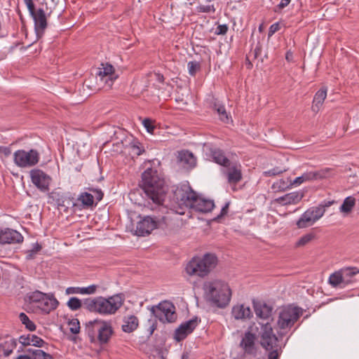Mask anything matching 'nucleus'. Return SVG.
<instances>
[{
  "label": "nucleus",
  "mask_w": 359,
  "mask_h": 359,
  "mask_svg": "<svg viewBox=\"0 0 359 359\" xmlns=\"http://www.w3.org/2000/svg\"><path fill=\"white\" fill-rule=\"evenodd\" d=\"M124 298L121 294L108 297L102 296L84 299V309L102 316L113 315L122 306Z\"/></svg>",
  "instance_id": "obj_1"
},
{
  "label": "nucleus",
  "mask_w": 359,
  "mask_h": 359,
  "mask_svg": "<svg viewBox=\"0 0 359 359\" xmlns=\"http://www.w3.org/2000/svg\"><path fill=\"white\" fill-rule=\"evenodd\" d=\"M141 186L154 203L160 205L163 202L165 194L164 180L157 170L150 168L144 170L142 174Z\"/></svg>",
  "instance_id": "obj_2"
},
{
  "label": "nucleus",
  "mask_w": 359,
  "mask_h": 359,
  "mask_svg": "<svg viewBox=\"0 0 359 359\" xmlns=\"http://www.w3.org/2000/svg\"><path fill=\"white\" fill-rule=\"evenodd\" d=\"M205 297L210 304L225 308L230 302L231 290L229 285L222 280L208 282L204 285Z\"/></svg>",
  "instance_id": "obj_3"
},
{
  "label": "nucleus",
  "mask_w": 359,
  "mask_h": 359,
  "mask_svg": "<svg viewBox=\"0 0 359 359\" xmlns=\"http://www.w3.org/2000/svg\"><path fill=\"white\" fill-rule=\"evenodd\" d=\"M302 314L303 309L297 306L290 305L280 309L275 327L278 335L287 334Z\"/></svg>",
  "instance_id": "obj_4"
},
{
  "label": "nucleus",
  "mask_w": 359,
  "mask_h": 359,
  "mask_svg": "<svg viewBox=\"0 0 359 359\" xmlns=\"http://www.w3.org/2000/svg\"><path fill=\"white\" fill-rule=\"evenodd\" d=\"M217 264L216 255L206 253L202 257H193L187 264L185 271L189 276L203 278L216 266Z\"/></svg>",
  "instance_id": "obj_5"
},
{
  "label": "nucleus",
  "mask_w": 359,
  "mask_h": 359,
  "mask_svg": "<svg viewBox=\"0 0 359 359\" xmlns=\"http://www.w3.org/2000/svg\"><path fill=\"white\" fill-rule=\"evenodd\" d=\"M86 330L91 342L96 339L100 344L108 343L111 335L113 329L110 321L95 319L86 323Z\"/></svg>",
  "instance_id": "obj_6"
},
{
  "label": "nucleus",
  "mask_w": 359,
  "mask_h": 359,
  "mask_svg": "<svg viewBox=\"0 0 359 359\" xmlns=\"http://www.w3.org/2000/svg\"><path fill=\"white\" fill-rule=\"evenodd\" d=\"M30 304H34L41 313L48 314L55 310L59 302L53 293H44L39 290L30 292L27 294Z\"/></svg>",
  "instance_id": "obj_7"
},
{
  "label": "nucleus",
  "mask_w": 359,
  "mask_h": 359,
  "mask_svg": "<svg viewBox=\"0 0 359 359\" xmlns=\"http://www.w3.org/2000/svg\"><path fill=\"white\" fill-rule=\"evenodd\" d=\"M278 337L273 333L272 326L270 323H266L261 327V345L267 351H271L268 359H278L277 348Z\"/></svg>",
  "instance_id": "obj_8"
},
{
  "label": "nucleus",
  "mask_w": 359,
  "mask_h": 359,
  "mask_svg": "<svg viewBox=\"0 0 359 359\" xmlns=\"http://www.w3.org/2000/svg\"><path fill=\"white\" fill-rule=\"evenodd\" d=\"M151 313L163 323L174 322L177 318L175 307L169 301H163L150 309Z\"/></svg>",
  "instance_id": "obj_9"
},
{
  "label": "nucleus",
  "mask_w": 359,
  "mask_h": 359,
  "mask_svg": "<svg viewBox=\"0 0 359 359\" xmlns=\"http://www.w3.org/2000/svg\"><path fill=\"white\" fill-rule=\"evenodd\" d=\"M167 219V216H146L137 222L136 233L141 236L148 235L161 223H165Z\"/></svg>",
  "instance_id": "obj_10"
},
{
  "label": "nucleus",
  "mask_w": 359,
  "mask_h": 359,
  "mask_svg": "<svg viewBox=\"0 0 359 359\" xmlns=\"http://www.w3.org/2000/svg\"><path fill=\"white\" fill-rule=\"evenodd\" d=\"M197 196V194L188 185H182L175 191V198L180 209L184 207L191 209Z\"/></svg>",
  "instance_id": "obj_11"
},
{
  "label": "nucleus",
  "mask_w": 359,
  "mask_h": 359,
  "mask_svg": "<svg viewBox=\"0 0 359 359\" xmlns=\"http://www.w3.org/2000/svg\"><path fill=\"white\" fill-rule=\"evenodd\" d=\"M325 212V210L323 207H312L301 215L296 224L299 229H304L310 226L321 218Z\"/></svg>",
  "instance_id": "obj_12"
},
{
  "label": "nucleus",
  "mask_w": 359,
  "mask_h": 359,
  "mask_svg": "<svg viewBox=\"0 0 359 359\" xmlns=\"http://www.w3.org/2000/svg\"><path fill=\"white\" fill-rule=\"evenodd\" d=\"M15 163L22 168L30 167L36 165L39 160V154L36 150L30 149L28 151L20 149L14 154Z\"/></svg>",
  "instance_id": "obj_13"
},
{
  "label": "nucleus",
  "mask_w": 359,
  "mask_h": 359,
  "mask_svg": "<svg viewBox=\"0 0 359 359\" xmlns=\"http://www.w3.org/2000/svg\"><path fill=\"white\" fill-rule=\"evenodd\" d=\"M228 183L236 191V185L243 179L242 166L239 163L230 162L222 170Z\"/></svg>",
  "instance_id": "obj_14"
},
{
  "label": "nucleus",
  "mask_w": 359,
  "mask_h": 359,
  "mask_svg": "<svg viewBox=\"0 0 359 359\" xmlns=\"http://www.w3.org/2000/svg\"><path fill=\"white\" fill-rule=\"evenodd\" d=\"M331 172L328 168L311 170L304 172L301 176L296 177L292 182L293 186H298L306 182L322 180L327 177Z\"/></svg>",
  "instance_id": "obj_15"
},
{
  "label": "nucleus",
  "mask_w": 359,
  "mask_h": 359,
  "mask_svg": "<svg viewBox=\"0 0 359 359\" xmlns=\"http://www.w3.org/2000/svg\"><path fill=\"white\" fill-rule=\"evenodd\" d=\"M102 67L100 68L97 74V81H100L104 84V87L110 88L114 84V81L118 78V75L114 72V68L111 65H102Z\"/></svg>",
  "instance_id": "obj_16"
},
{
  "label": "nucleus",
  "mask_w": 359,
  "mask_h": 359,
  "mask_svg": "<svg viewBox=\"0 0 359 359\" xmlns=\"http://www.w3.org/2000/svg\"><path fill=\"white\" fill-rule=\"evenodd\" d=\"M30 177L32 183L41 191L46 192L49 190V185L51 177L39 169L31 170Z\"/></svg>",
  "instance_id": "obj_17"
},
{
  "label": "nucleus",
  "mask_w": 359,
  "mask_h": 359,
  "mask_svg": "<svg viewBox=\"0 0 359 359\" xmlns=\"http://www.w3.org/2000/svg\"><path fill=\"white\" fill-rule=\"evenodd\" d=\"M198 325V320L191 319L182 323L175 332V339L180 341L184 339L189 334H191Z\"/></svg>",
  "instance_id": "obj_18"
},
{
  "label": "nucleus",
  "mask_w": 359,
  "mask_h": 359,
  "mask_svg": "<svg viewBox=\"0 0 359 359\" xmlns=\"http://www.w3.org/2000/svg\"><path fill=\"white\" fill-rule=\"evenodd\" d=\"M255 334L250 332H246L243 337L240 346L245 354L255 355L257 348L255 346Z\"/></svg>",
  "instance_id": "obj_19"
},
{
  "label": "nucleus",
  "mask_w": 359,
  "mask_h": 359,
  "mask_svg": "<svg viewBox=\"0 0 359 359\" xmlns=\"http://www.w3.org/2000/svg\"><path fill=\"white\" fill-rule=\"evenodd\" d=\"M23 241V236L17 231L5 229H0V243H20Z\"/></svg>",
  "instance_id": "obj_20"
},
{
  "label": "nucleus",
  "mask_w": 359,
  "mask_h": 359,
  "mask_svg": "<svg viewBox=\"0 0 359 359\" xmlns=\"http://www.w3.org/2000/svg\"><path fill=\"white\" fill-rule=\"evenodd\" d=\"M304 194L300 191H292L275 199V201L281 205L297 204L302 198Z\"/></svg>",
  "instance_id": "obj_21"
},
{
  "label": "nucleus",
  "mask_w": 359,
  "mask_h": 359,
  "mask_svg": "<svg viewBox=\"0 0 359 359\" xmlns=\"http://www.w3.org/2000/svg\"><path fill=\"white\" fill-rule=\"evenodd\" d=\"M31 15L34 21V26L37 33H43L47 27V20L43 9L40 8L35 11L33 14H31Z\"/></svg>",
  "instance_id": "obj_22"
},
{
  "label": "nucleus",
  "mask_w": 359,
  "mask_h": 359,
  "mask_svg": "<svg viewBox=\"0 0 359 359\" xmlns=\"http://www.w3.org/2000/svg\"><path fill=\"white\" fill-rule=\"evenodd\" d=\"M215 207L213 201L205 199L197 196L196 199L191 208L195 211L200 212H209L212 210Z\"/></svg>",
  "instance_id": "obj_23"
},
{
  "label": "nucleus",
  "mask_w": 359,
  "mask_h": 359,
  "mask_svg": "<svg viewBox=\"0 0 359 359\" xmlns=\"http://www.w3.org/2000/svg\"><path fill=\"white\" fill-rule=\"evenodd\" d=\"M254 309L257 318L268 320L271 317L273 307L265 303H254Z\"/></svg>",
  "instance_id": "obj_24"
},
{
  "label": "nucleus",
  "mask_w": 359,
  "mask_h": 359,
  "mask_svg": "<svg viewBox=\"0 0 359 359\" xmlns=\"http://www.w3.org/2000/svg\"><path fill=\"white\" fill-rule=\"evenodd\" d=\"M344 280V286H346L355 281L354 276L359 274V269L355 266L345 267L340 269Z\"/></svg>",
  "instance_id": "obj_25"
},
{
  "label": "nucleus",
  "mask_w": 359,
  "mask_h": 359,
  "mask_svg": "<svg viewBox=\"0 0 359 359\" xmlns=\"http://www.w3.org/2000/svg\"><path fill=\"white\" fill-rule=\"evenodd\" d=\"M231 314L235 319L243 320L249 318L252 313L249 306H246L244 304H238L233 306Z\"/></svg>",
  "instance_id": "obj_26"
},
{
  "label": "nucleus",
  "mask_w": 359,
  "mask_h": 359,
  "mask_svg": "<svg viewBox=\"0 0 359 359\" xmlns=\"http://www.w3.org/2000/svg\"><path fill=\"white\" fill-rule=\"evenodd\" d=\"M19 342L23 346H34L42 347L45 341L40 337L34 334L22 335L19 338Z\"/></svg>",
  "instance_id": "obj_27"
},
{
  "label": "nucleus",
  "mask_w": 359,
  "mask_h": 359,
  "mask_svg": "<svg viewBox=\"0 0 359 359\" xmlns=\"http://www.w3.org/2000/svg\"><path fill=\"white\" fill-rule=\"evenodd\" d=\"M327 89L326 87H322L319 90L316 92L314 95L313 104H312V110L317 113L320 111L324 100L327 97Z\"/></svg>",
  "instance_id": "obj_28"
},
{
  "label": "nucleus",
  "mask_w": 359,
  "mask_h": 359,
  "mask_svg": "<svg viewBox=\"0 0 359 359\" xmlns=\"http://www.w3.org/2000/svg\"><path fill=\"white\" fill-rule=\"evenodd\" d=\"M178 158L183 166L187 168H194L196 164V158L189 151H182L179 153Z\"/></svg>",
  "instance_id": "obj_29"
},
{
  "label": "nucleus",
  "mask_w": 359,
  "mask_h": 359,
  "mask_svg": "<svg viewBox=\"0 0 359 359\" xmlns=\"http://www.w3.org/2000/svg\"><path fill=\"white\" fill-rule=\"evenodd\" d=\"M138 319L135 316L130 315L126 316L123 319V324L122 325V330L125 332H132L137 329L138 326Z\"/></svg>",
  "instance_id": "obj_30"
},
{
  "label": "nucleus",
  "mask_w": 359,
  "mask_h": 359,
  "mask_svg": "<svg viewBox=\"0 0 359 359\" xmlns=\"http://www.w3.org/2000/svg\"><path fill=\"white\" fill-rule=\"evenodd\" d=\"M211 156L216 163L222 165L224 168L228 163L231 161L230 160L225 156L224 151L219 149H215L211 151Z\"/></svg>",
  "instance_id": "obj_31"
},
{
  "label": "nucleus",
  "mask_w": 359,
  "mask_h": 359,
  "mask_svg": "<svg viewBox=\"0 0 359 359\" xmlns=\"http://www.w3.org/2000/svg\"><path fill=\"white\" fill-rule=\"evenodd\" d=\"M356 203L355 198L352 196H349L345 198L344 200L341 205L339 207V211L344 215H347L349 213H351L355 207Z\"/></svg>",
  "instance_id": "obj_32"
},
{
  "label": "nucleus",
  "mask_w": 359,
  "mask_h": 359,
  "mask_svg": "<svg viewBox=\"0 0 359 359\" xmlns=\"http://www.w3.org/2000/svg\"><path fill=\"white\" fill-rule=\"evenodd\" d=\"M18 345V341L15 339H10L5 341L1 344V347L3 349V354L5 357H8L16 348Z\"/></svg>",
  "instance_id": "obj_33"
},
{
  "label": "nucleus",
  "mask_w": 359,
  "mask_h": 359,
  "mask_svg": "<svg viewBox=\"0 0 359 359\" xmlns=\"http://www.w3.org/2000/svg\"><path fill=\"white\" fill-rule=\"evenodd\" d=\"M328 283L332 285L333 287H344V280L342 279V276L340 272V270L338 271H335L334 273H332L328 279Z\"/></svg>",
  "instance_id": "obj_34"
},
{
  "label": "nucleus",
  "mask_w": 359,
  "mask_h": 359,
  "mask_svg": "<svg viewBox=\"0 0 359 359\" xmlns=\"http://www.w3.org/2000/svg\"><path fill=\"white\" fill-rule=\"evenodd\" d=\"M292 187H293L292 181L288 182L283 179H280L273 182L271 188L275 191H284Z\"/></svg>",
  "instance_id": "obj_35"
},
{
  "label": "nucleus",
  "mask_w": 359,
  "mask_h": 359,
  "mask_svg": "<svg viewBox=\"0 0 359 359\" xmlns=\"http://www.w3.org/2000/svg\"><path fill=\"white\" fill-rule=\"evenodd\" d=\"M77 201L80 202L83 207H89L93 204V196L88 192L81 193L77 198Z\"/></svg>",
  "instance_id": "obj_36"
},
{
  "label": "nucleus",
  "mask_w": 359,
  "mask_h": 359,
  "mask_svg": "<svg viewBox=\"0 0 359 359\" xmlns=\"http://www.w3.org/2000/svg\"><path fill=\"white\" fill-rule=\"evenodd\" d=\"M67 305L72 311H77L82 307L84 309V299L81 301L78 297H71Z\"/></svg>",
  "instance_id": "obj_37"
},
{
  "label": "nucleus",
  "mask_w": 359,
  "mask_h": 359,
  "mask_svg": "<svg viewBox=\"0 0 359 359\" xmlns=\"http://www.w3.org/2000/svg\"><path fill=\"white\" fill-rule=\"evenodd\" d=\"M214 109L217 111L219 116V118L221 121L228 123L229 121V116L226 113V109L224 105L219 103H215Z\"/></svg>",
  "instance_id": "obj_38"
},
{
  "label": "nucleus",
  "mask_w": 359,
  "mask_h": 359,
  "mask_svg": "<svg viewBox=\"0 0 359 359\" xmlns=\"http://www.w3.org/2000/svg\"><path fill=\"white\" fill-rule=\"evenodd\" d=\"M19 318L25 327L29 331H34L36 329L35 324L29 318L25 313H20Z\"/></svg>",
  "instance_id": "obj_39"
},
{
  "label": "nucleus",
  "mask_w": 359,
  "mask_h": 359,
  "mask_svg": "<svg viewBox=\"0 0 359 359\" xmlns=\"http://www.w3.org/2000/svg\"><path fill=\"white\" fill-rule=\"evenodd\" d=\"M314 238V234L307 233L302 236L296 243V247L304 246L311 242Z\"/></svg>",
  "instance_id": "obj_40"
},
{
  "label": "nucleus",
  "mask_w": 359,
  "mask_h": 359,
  "mask_svg": "<svg viewBox=\"0 0 359 359\" xmlns=\"http://www.w3.org/2000/svg\"><path fill=\"white\" fill-rule=\"evenodd\" d=\"M32 353L34 359H54L51 355L40 349L33 351Z\"/></svg>",
  "instance_id": "obj_41"
},
{
  "label": "nucleus",
  "mask_w": 359,
  "mask_h": 359,
  "mask_svg": "<svg viewBox=\"0 0 359 359\" xmlns=\"http://www.w3.org/2000/svg\"><path fill=\"white\" fill-rule=\"evenodd\" d=\"M98 285L93 284L88 287H80L81 294H93L97 292Z\"/></svg>",
  "instance_id": "obj_42"
},
{
  "label": "nucleus",
  "mask_w": 359,
  "mask_h": 359,
  "mask_svg": "<svg viewBox=\"0 0 359 359\" xmlns=\"http://www.w3.org/2000/svg\"><path fill=\"white\" fill-rule=\"evenodd\" d=\"M69 330L73 334H78L80 332V323L78 319L74 318L69 322Z\"/></svg>",
  "instance_id": "obj_43"
},
{
  "label": "nucleus",
  "mask_w": 359,
  "mask_h": 359,
  "mask_svg": "<svg viewBox=\"0 0 359 359\" xmlns=\"http://www.w3.org/2000/svg\"><path fill=\"white\" fill-rule=\"evenodd\" d=\"M196 11L198 13H215V8L213 5H199L196 7Z\"/></svg>",
  "instance_id": "obj_44"
},
{
  "label": "nucleus",
  "mask_w": 359,
  "mask_h": 359,
  "mask_svg": "<svg viewBox=\"0 0 359 359\" xmlns=\"http://www.w3.org/2000/svg\"><path fill=\"white\" fill-rule=\"evenodd\" d=\"M199 68V65L196 62L191 61L188 63L189 73L191 76H194L196 73L197 69Z\"/></svg>",
  "instance_id": "obj_45"
},
{
  "label": "nucleus",
  "mask_w": 359,
  "mask_h": 359,
  "mask_svg": "<svg viewBox=\"0 0 359 359\" xmlns=\"http://www.w3.org/2000/svg\"><path fill=\"white\" fill-rule=\"evenodd\" d=\"M142 124L148 133H152L154 132L155 127L153 125L152 121L151 119H144L142 121Z\"/></svg>",
  "instance_id": "obj_46"
},
{
  "label": "nucleus",
  "mask_w": 359,
  "mask_h": 359,
  "mask_svg": "<svg viewBox=\"0 0 359 359\" xmlns=\"http://www.w3.org/2000/svg\"><path fill=\"white\" fill-rule=\"evenodd\" d=\"M282 172H283V170L276 168H273V169L269 170L267 171H265L264 172V175L267 177H271V176H275V175H279Z\"/></svg>",
  "instance_id": "obj_47"
},
{
  "label": "nucleus",
  "mask_w": 359,
  "mask_h": 359,
  "mask_svg": "<svg viewBox=\"0 0 359 359\" xmlns=\"http://www.w3.org/2000/svg\"><path fill=\"white\" fill-rule=\"evenodd\" d=\"M227 31L228 26L226 25H219L217 26L215 33L218 35H224L227 32Z\"/></svg>",
  "instance_id": "obj_48"
},
{
  "label": "nucleus",
  "mask_w": 359,
  "mask_h": 359,
  "mask_svg": "<svg viewBox=\"0 0 359 359\" xmlns=\"http://www.w3.org/2000/svg\"><path fill=\"white\" fill-rule=\"evenodd\" d=\"M279 29H280L279 23L278 22L273 23L269 27V36H271L276 32H278Z\"/></svg>",
  "instance_id": "obj_49"
},
{
  "label": "nucleus",
  "mask_w": 359,
  "mask_h": 359,
  "mask_svg": "<svg viewBox=\"0 0 359 359\" xmlns=\"http://www.w3.org/2000/svg\"><path fill=\"white\" fill-rule=\"evenodd\" d=\"M24 2L25 4V5L27 6L30 15L33 14V13L36 11L33 1L32 0H24Z\"/></svg>",
  "instance_id": "obj_50"
},
{
  "label": "nucleus",
  "mask_w": 359,
  "mask_h": 359,
  "mask_svg": "<svg viewBox=\"0 0 359 359\" xmlns=\"http://www.w3.org/2000/svg\"><path fill=\"white\" fill-rule=\"evenodd\" d=\"M66 294H80V287H69L66 289Z\"/></svg>",
  "instance_id": "obj_51"
},
{
  "label": "nucleus",
  "mask_w": 359,
  "mask_h": 359,
  "mask_svg": "<svg viewBox=\"0 0 359 359\" xmlns=\"http://www.w3.org/2000/svg\"><path fill=\"white\" fill-rule=\"evenodd\" d=\"M0 153L7 157L11 154V149L8 147L0 146Z\"/></svg>",
  "instance_id": "obj_52"
},
{
  "label": "nucleus",
  "mask_w": 359,
  "mask_h": 359,
  "mask_svg": "<svg viewBox=\"0 0 359 359\" xmlns=\"http://www.w3.org/2000/svg\"><path fill=\"white\" fill-rule=\"evenodd\" d=\"M155 79L159 83H163L164 76L162 74L157 72L154 74Z\"/></svg>",
  "instance_id": "obj_53"
},
{
  "label": "nucleus",
  "mask_w": 359,
  "mask_h": 359,
  "mask_svg": "<svg viewBox=\"0 0 359 359\" xmlns=\"http://www.w3.org/2000/svg\"><path fill=\"white\" fill-rule=\"evenodd\" d=\"M291 0H281L280 4L278 5V7L280 9L286 7L290 3Z\"/></svg>",
  "instance_id": "obj_54"
},
{
  "label": "nucleus",
  "mask_w": 359,
  "mask_h": 359,
  "mask_svg": "<svg viewBox=\"0 0 359 359\" xmlns=\"http://www.w3.org/2000/svg\"><path fill=\"white\" fill-rule=\"evenodd\" d=\"M285 59L288 62H292L293 61V53L291 50L287 51L285 54Z\"/></svg>",
  "instance_id": "obj_55"
},
{
  "label": "nucleus",
  "mask_w": 359,
  "mask_h": 359,
  "mask_svg": "<svg viewBox=\"0 0 359 359\" xmlns=\"http://www.w3.org/2000/svg\"><path fill=\"white\" fill-rule=\"evenodd\" d=\"M229 203H226L224 206L221 210V213L219 216H223L227 213L228 208H229Z\"/></svg>",
  "instance_id": "obj_56"
},
{
  "label": "nucleus",
  "mask_w": 359,
  "mask_h": 359,
  "mask_svg": "<svg viewBox=\"0 0 359 359\" xmlns=\"http://www.w3.org/2000/svg\"><path fill=\"white\" fill-rule=\"evenodd\" d=\"M133 150L137 155H140L144 151L139 146L135 145L133 146Z\"/></svg>",
  "instance_id": "obj_57"
},
{
  "label": "nucleus",
  "mask_w": 359,
  "mask_h": 359,
  "mask_svg": "<svg viewBox=\"0 0 359 359\" xmlns=\"http://www.w3.org/2000/svg\"><path fill=\"white\" fill-rule=\"evenodd\" d=\"M15 359H31V358L27 355H20L18 356Z\"/></svg>",
  "instance_id": "obj_58"
},
{
  "label": "nucleus",
  "mask_w": 359,
  "mask_h": 359,
  "mask_svg": "<svg viewBox=\"0 0 359 359\" xmlns=\"http://www.w3.org/2000/svg\"><path fill=\"white\" fill-rule=\"evenodd\" d=\"M98 195L97 196V199L100 201L102 198L103 194L101 191H98Z\"/></svg>",
  "instance_id": "obj_59"
},
{
  "label": "nucleus",
  "mask_w": 359,
  "mask_h": 359,
  "mask_svg": "<svg viewBox=\"0 0 359 359\" xmlns=\"http://www.w3.org/2000/svg\"><path fill=\"white\" fill-rule=\"evenodd\" d=\"M157 359H165L163 355L161 353H158L157 355Z\"/></svg>",
  "instance_id": "obj_60"
},
{
  "label": "nucleus",
  "mask_w": 359,
  "mask_h": 359,
  "mask_svg": "<svg viewBox=\"0 0 359 359\" xmlns=\"http://www.w3.org/2000/svg\"><path fill=\"white\" fill-rule=\"evenodd\" d=\"M159 208L161 212H163L165 209V208L161 206H160Z\"/></svg>",
  "instance_id": "obj_61"
},
{
  "label": "nucleus",
  "mask_w": 359,
  "mask_h": 359,
  "mask_svg": "<svg viewBox=\"0 0 359 359\" xmlns=\"http://www.w3.org/2000/svg\"><path fill=\"white\" fill-rule=\"evenodd\" d=\"M177 213L180 215H183L184 212L182 211H177Z\"/></svg>",
  "instance_id": "obj_62"
},
{
  "label": "nucleus",
  "mask_w": 359,
  "mask_h": 359,
  "mask_svg": "<svg viewBox=\"0 0 359 359\" xmlns=\"http://www.w3.org/2000/svg\"><path fill=\"white\" fill-rule=\"evenodd\" d=\"M154 327H152V328H151V334L154 332Z\"/></svg>",
  "instance_id": "obj_63"
}]
</instances>
